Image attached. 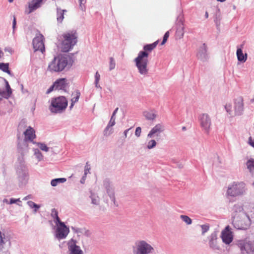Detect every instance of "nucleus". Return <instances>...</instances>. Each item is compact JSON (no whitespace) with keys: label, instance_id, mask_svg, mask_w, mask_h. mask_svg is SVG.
I'll return each instance as SVG.
<instances>
[{"label":"nucleus","instance_id":"1","mask_svg":"<svg viewBox=\"0 0 254 254\" xmlns=\"http://www.w3.org/2000/svg\"><path fill=\"white\" fill-rule=\"evenodd\" d=\"M158 43V41H156L152 44L144 45V51H140L137 57L134 59V62L140 74L146 75L148 73L147 65L149 62L148 59L149 54L148 52L153 50L157 46Z\"/></svg>","mask_w":254,"mask_h":254},{"label":"nucleus","instance_id":"2","mask_svg":"<svg viewBox=\"0 0 254 254\" xmlns=\"http://www.w3.org/2000/svg\"><path fill=\"white\" fill-rule=\"evenodd\" d=\"M36 137L35 131L28 127L23 133H17V151L21 156H24L29 151L28 142H32Z\"/></svg>","mask_w":254,"mask_h":254},{"label":"nucleus","instance_id":"3","mask_svg":"<svg viewBox=\"0 0 254 254\" xmlns=\"http://www.w3.org/2000/svg\"><path fill=\"white\" fill-rule=\"evenodd\" d=\"M73 63L72 58L69 56L55 57L49 64L48 70L51 72H59L65 67L70 68Z\"/></svg>","mask_w":254,"mask_h":254},{"label":"nucleus","instance_id":"4","mask_svg":"<svg viewBox=\"0 0 254 254\" xmlns=\"http://www.w3.org/2000/svg\"><path fill=\"white\" fill-rule=\"evenodd\" d=\"M155 247L150 242L137 240L131 247V254H155Z\"/></svg>","mask_w":254,"mask_h":254},{"label":"nucleus","instance_id":"5","mask_svg":"<svg viewBox=\"0 0 254 254\" xmlns=\"http://www.w3.org/2000/svg\"><path fill=\"white\" fill-rule=\"evenodd\" d=\"M23 157L21 156L18 157L16 168V173L20 186H25L29 178L28 169L25 164Z\"/></svg>","mask_w":254,"mask_h":254},{"label":"nucleus","instance_id":"6","mask_svg":"<svg viewBox=\"0 0 254 254\" xmlns=\"http://www.w3.org/2000/svg\"><path fill=\"white\" fill-rule=\"evenodd\" d=\"M252 221L248 214L242 213L241 215L236 216L233 219L232 224L236 229L247 230L251 226Z\"/></svg>","mask_w":254,"mask_h":254},{"label":"nucleus","instance_id":"7","mask_svg":"<svg viewBox=\"0 0 254 254\" xmlns=\"http://www.w3.org/2000/svg\"><path fill=\"white\" fill-rule=\"evenodd\" d=\"M64 40L62 43V50L64 52H67L72 49L77 43V35L75 32H69L63 35Z\"/></svg>","mask_w":254,"mask_h":254},{"label":"nucleus","instance_id":"8","mask_svg":"<svg viewBox=\"0 0 254 254\" xmlns=\"http://www.w3.org/2000/svg\"><path fill=\"white\" fill-rule=\"evenodd\" d=\"M245 187V184L243 182H233L229 185L227 194L233 197L243 195L246 190Z\"/></svg>","mask_w":254,"mask_h":254},{"label":"nucleus","instance_id":"9","mask_svg":"<svg viewBox=\"0 0 254 254\" xmlns=\"http://www.w3.org/2000/svg\"><path fill=\"white\" fill-rule=\"evenodd\" d=\"M236 244L243 254H254V241L240 240L237 241Z\"/></svg>","mask_w":254,"mask_h":254},{"label":"nucleus","instance_id":"10","mask_svg":"<svg viewBox=\"0 0 254 254\" xmlns=\"http://www.w3.org/2000/svg\"><path fill=\"white\" fill-rule=\"evenodd\" d=\"M56 225L55 238L59 241L65 239L69 233V228L62 221L56 224Z\"/></svg>","mask_w":254,"mask_h":254},{"label":"nucleus","instance_id":"11","mask_svg":"<svg viewBox=\"0 0 254 254\" xmlns=\"http://www.w3.org/2000/svg\"><path fill=\"white\" fill-rule=\"evenodd\" d=\"M68 101L64 96H59L51 99V106L55 109V111L64 110L67 106Z\"/></svg>","mask_w":254,"mask_h":254},{"label":"nucleus","instance_id":"12","mask_svg":"<svg viewBox=\"0 0 254 254\" xmlns=\"http://www.w3.org/2000/svg\"><path fill=\"white\" fill-rule=\"evenodd\" d=\"M103 186L104 189L106 190V192L109 196L111 200L115 205H117L115 196L114 188L110 180L108 178L104 179L103 182Z\"/></svg>","mask_w":254,"mask_h":254},{"label":"nucleus","instance_id":"13","mask_svg":"<svg viewBox=\"0 0 254 254\" xmlns=\"http://www.w3.org/2000/svg\"><path fill=\"white\" fill-rule=\"evenodd\" d=\"M77 244V241L74 239H71L67 241L68 254H84L83 251Z\"/></svg>","mask_w":254,"mask_h":254},{"label":"nucleus","instance_id":"14","mask_svg":"<svg viewBox=\"0 0 254 254\" xmlns=\"http://www.w3.org/2000/svg\"><path fill=\"white\" fill-rule=\"evenodd\" d=\"M44 37L41 34H36L33 40V46L35 51H39L42 53L45 51V46L43 40Z\"/></svg>","mask_w":254,"mask_h":254},{"label":"nucleus","instance_id":"15","mask_svg":"<svg viewBox=\"0 0 254 254\" xmlns=\"http://www.w3.org/2000/svg\"><path fill=\"white\" fill-rule=\"evenodd\" d=\"M208 241V246L209 248L213 251H219L220 247L218 244V236L217 232L214 231L207 237Z\"/></svg>","mask_w":254,"mask_h":254},{"label":"nucleus","instance_id":"16","mask_svg":"<svg viewBox=\"0 0 254 254\" xmlns=\"http://www.w3.org/2000/svg\"><path fill=\"white\" fill-rule=\"evenodd\" d=\"M221 238L223 242L226 245H229L233 241V233L229 225L227 226L221 232Z\"/></svg>","mask_w":254,"mask_h":254},{"label":"nucleus","instance_id":"17","mask_svg":"<svg viewBox=\"0 0 254 254\" xmlns=\"http://www.w3.org/2000/svg\"><path fill=\"white\" fill-rule=\"evenodd\" d=\"M201 127L207 133H209L211 125V119L206 113L202 114L199 117Z\"/></svg>","mask_w":254,"mask_h":254},{"label":"nucleus","instance_id":"18","mask_svg":"<svg viewBox=\"0 0 254 254\" xmlns=\"http://www.w3.org/2000/svg\"><path fill=\"white\" fill-rule=\"evenodd\" d=\"M196 56L198 60L203 62L208 61L209 56L207 53V47L205 43L199 47Z\"/></svg>","mask_w":254,"mask_h":254},{"label":"nucleus","instance_id":"19","mask_svg":"<svg viewBox=\"0 0 254 254\" xmlns=\"http://www.w3.org/2000/svg\"><path fill=\"white\" fill-rule=\"evenodd\" d=\"M232 219L236 216L241 215L242 213H247L244 209V204L242 202H238L235 204L231 210Z\"/></svg>","mask_w":254,"mask_h":254},{"label":"nucleus","instance_id":"20","mask_svg":"<svg viewBox=\"0 0 254 254\" xmlns=\"http://www.w3.org/2000/svg\"><path fill=\"white\" fill-rule=\"evenodd\" d=\"M67 80L66 78H63L57 79L55 82L56 90H62L66 91L68 86Z\"/></svg>","mask_w":254,"mask_h":254},{"label":"nucleus","instance_id":"21","mask_svg":"<svg viewBox=\"0 0 254 254\" xmlns=\"http://www.w3.org/2000/svg\"><path fill=\"white\" fill-rule=\"evenodd\" d=\"M71 229L74 233L77 234L78 236L82 235L86 237H90L91 235L90 231L85 227H71Z\"/></svg>","mask_w":254,"mask_h":254},{"label":"nucleus","instance_id":"22","mask_svg":"<svg viewBox=\"0 0 254 254\" xmlns=\"http://www.w3.org/2000/svg\"><path fill=\"white\" fill-rule=\"evenodd\" d=\"M43 0H31L29 3V13H31L40 7L43 4Z\"/></svg>","mask_w":254,"mask_h":254},{"label":"nucleus","instance_id":"23","mask_svg":"<svg viewBox=\"0 0 254 254\" xmlns=\"http://www.w3.org/2000/svg\"><path fill=\"white\" fill-rule=\"evenodd\" d=\"M163 130L162 126L160 124H157L151 129L147 135V137L152 138L155 134L158 136Z\"/></svg>","mask_w":254,"mask_h":254},{"label":"nucleus","instance_id":"24","mask_svg":"<svg viewBox=\"0 0 254 254\" xmlns=\"http://www.w3.org/2000/svg\"><path fill=\"white\" fill-rule=\"evenodd\" d=\"M243 45H241V48H238L237 50L236 55L238 60L242 63H245L247 60V54H243L242 51Z\"/></svg>","mask_w":254,"mask_h":254},{"label":"nucleus","instance_id":"25","mask_svg":"<svg viewBox=\"0 0 254 254\" xmlns=\"http://www.w3.org/2000/svg\"><path fill=\"white\" fill-rule=\"evenodd\" d=\"M72 96L73 97L71 99V103L69 106L70 110H71L72 108L74 106V104L78 101L80 96V93L79 90H76L74 93H72Z\"/></svg>","mask_w":254,"mask_h":254},{"label":"nucleus","instance_id":"26","mask_svg":"<svg viewBox=\"0 0 254 254\" xmlns=\"http://www.w3.org/2000/svg\"><path fill=\"white\" fill-rule=\"evenodd\" d=\"M247 168L249 172L252 175H254V159L250 158L246 163Z\"/></svg>","mask_w":254,"mask_h":254},{"label":"nucleus","instance_id":"27","mask_svg":"<svg viewBox=\"0 0 254 254\" xmlns=\"http://www.w3.org/2000/svg\"><path fill=\"white\" fill-rule=\"evenodd\" d=\"M2 80H3L5 83V88L6 91H5L4 98L6 99H8L12 94V89H11L10 85L8 83V82L4 78H1Z\"/></svg>","mask_w":254,"mask_h":254},{"label":"nucleus","instance_id":"28","mask_svg":"<svg viewBox=\"0 0 254 254\" xmlns=\"http://www.w3.org/2000/svg\"><path fill=\"white\" fill-rule=\"evenodd\" d=\"M66 10H63L60 7L57 8V21L59 22H62L64 18V13L66 12Z\"/></svg>","mask_w":254,"mask_h":254},{"label":"nucleus","instance_id":"29","mask_svg":"<svg viewBox=\"0 0 254 254\" xmlns=\"http://www.w3.org/2000/svg\"><path fill=\"white\" fill-rule=\"evenodd\" d=\"M235 108L238 111H242L244 110L243 99L240 97L236 100Z\"/></svg>","mask_w":254,"mask_h":254},{"label":"nucleus","instance_id":"30","mask_svg":"<svg viewBox=\"0 0 254 254\" xmlns=\"http://www.w3.org/2000/svg\"><path fill=\"white\" fill-rule=\"evenodd\" d=\"M51 216L54 219L55 224L62 222L58 216V211L55 208L51 210Z\"/></svg>","mask_w":254,"mask_h":254},{"label":"nucleus","instance_id":"31","mask_svg":"<svg viewBox=\"0 0 254 254\" xmlns=\"http://www.w3.org/2000/svg\"><path fill=\"white\" fill-rule=\"evenodd\" d=\"M91 199V203L93 204L98 205L99 204L100 198L99 196L95 193L90 192V195L89 196Z\"/></svg>","mask_w":254,"mask_h":254},{"label":"nucleus","instance_id":"32","mask_svg":"<svg viewBox=\"0 0 254 254\" xmlns=\"http://www.w3.org/2000/svg\"><path fill=\"white\" fill-rule=\"evenodd\" d=\"M26 127V120L25 119H22L19 123L17 128V133H21Z\"/></svg>","mask_w":254,"mask_h":254},{"label":"nucleus","instance_id":"33","mask_svg":"<svg viewBox=\"0 0 254 254\" xmlns=\"http://www.w3.org/2000/svg\"><path fill=\"white\" fill-rule=\"evenodd\" d=\"M27 205L30 208L34 209V213H36L38 209L40 208V205H38L31 200H29L27 202Z\"/></svg>","mask_w":254,"mask_h":254},{"label":"nucleus","instance_id":"34","mask_svg":"<svg viewBox=\"0 0 254 254\" xmlns=\"http://www.w3.org/2000/svg\"><path fill=\"white\" fill-rule=\"evenodd\" d=\"M66 179L64 178H56L53 179L51 182V185L53 187L57 186L59 184L64 183L66 182Z\"/></svg>","mask_w":254,"mask_h":254},{"label":"nucleus","instance_id":"35","mask_svg":"<svg viewBox=\"0 0 254 254\" xmlns=\"http://www.w3.org/2000/svg\"><path fill=\"white\" fill-rule=\"evenodd\" d=\"M6 244L5 235L0 231V251H2L4 247V246Z\"/></svg>","mask_w":254,"mask_h":254},{"label":"nucleus","instance_id":"36","mask_svg":"<svg viewBox=\"0 0 254 254\" xmlns=\"http://www.w3.org/2000/svg\"><path fill=\"white\" fill-rule=\"evenodd\" d=\"M0 69L8 74L11 75V72L9 70V64L8 63H0Z\"/></svg>","mask_w":254,"mask_h":254},{"label":"nucleus","instance_id":"37","mask_svg":"<svg viewBox=\"0 0 254 254\" xmlns=\"http://www.w3.org/2000/svg\"><path fill=\"white\" fill-rule=\"evenodd\" d=\"M221 19L222 17L220 13H217L215 14L214 21L215 23L217 28H218L220 25Z\"/></svg>","mask_w":254,"mask_h":254},{"label":"nucleus","instance_id":"38","mask_svg":"<svg viewBox=\"0 0 254 254\" xmlns=\"http://www.w3.org/2000/svg\"><path fill=\"white\" fill-rule=\"evenodd\" d=\"M144 116L148 120L153 121L156 117L153 112H144Z\"/></svg>","mask_w":254,"mask_h":254},{"label":"nucleus","instance_id":"39","mask_svg":"<svg viewBox=\"0 0 254 254\" xmlns=\"http://www.w3.org/2000/svg\"><path fill=\"white\" fill-rule=\"evenodd\" d=\"M112 127L107 125L104 130L103 134L104 136H109L113 133V129L111 128Z\"/></svg>","mask_w":254,"mask_h":254},{"label":"nucleus","instance_id":"40","mask_svg":"<svg viewBox=\"0 0 254 254\" xmlns=\"http://www.w3.org/2000/svg\"><path fill=\"white\" fill-rule=\"evenodd\" d=\"M180 218L187 225H190L192 223L191 219L189 216H188L187 215H181L180 216Z\"/></svg>","mask_w":254,"mask_h":254},{"label":"nucleus","instance_id":"41","mask_svg":"<svg viewBox=\"0 0 254 254\" xmlns=\"http://www.w3.org/2000/svg\"><path fill=\"white\" fill-rule=\"evenodd\" d=\"M34 155L39 161H41L43 159V156L38 149H35Z\"/></svg>","mask_w":254,"mask_h":254},{"label":"nucleus","instance_id":"42","mask_svg":"<svg viewBox=\"0 0 254 254\" xmlns=\"http://www.w3.org/2000/svg\"><path fill=\"white\" fill-rule=\"evenodd\" d=\"M116 113L117 112H113V113L111 117L110 120L108 124V125H109V126H111L112 127L115 125V124H116V122H115Z\"/></svg>","mask_w":254,"mask_h":254},{"label":"nucleus","instance_id":"43","mask_svg":"<svg viewBox=\"0 0 254 254\" xmlns=\"http://www.w3.org/2000/svg\"><path fill=\"white\" fill-rule=\"evenodd\" d=\"M184 27L181 26L177 30L176 34L180 38H182L184 36Z\"/></svg>","mask_w":254,"mask_h":254},{"label":"nucleus","instance_id":"44","mask_svg":"<svg viewBox=\"0 0 254 254\" xmlns=\"http://www.w3.org/2000/svg\"><path fill=\"white\" fill-rule=\"evenodd\" d=\"M38 146L40 149L43 151L48 152L49 150V148L45 143H38Z\"/></svg>","mask_w":254,"mask_h":254},{"label":"nucleus","instance_id":"45","mask_svg":"<svg viewBox=\"0 0 254 254\" xmlns=\"http://www.w3.org/2000/svg\"><path fill=\"white\" fill-rule=\"evenodd\" d=\"M200 227L202 229L201 234L204 235L209 229V225L208 224H203L200 225Z\"/></svg>","mask_w":254,"mask_h":254},{"label":"nucleus","instance_id":"46","mask_svg":"<svg viewBox=\"0 0 254 254\" xmlns=\"http://www.w3.org/2000/svg\"><path fill=\"white\" fill-rule=\"evenodd\" d=\"M116 63L113 58H110L109 70H112L115 68Z\"/></svg>","mask_w":254,"mask_h":254},{"label":"nucleus","instance_id":"47","mask_svg":"<svg viewBox=\"0 0 254 254\" xmlns=\"http://www.w3.org/2000/svg\"><path fill=\"white\" fill-rule=\"evenodd\" d=\"M156 145V142L155 140L152 139L150 140L148 143L147 147L148 149H150L154 147Z\"/></svg>","mask_w":254,"mask_h":254},{"label":"nucleus","instance_id":"48","mask_svg":"<svg viewBox=\"0 0 254 254\" xmlns=\"http://www.w3.org/2000/svg\"><path fill=\"white\" fill-rule=\"evenodd\" d=\"M169 36V32L167 31L164 35L163 41L161 44V45H164L166 42Z\"/></svg>","mask_w":254,"mask_h":254},{"label":"nucleus","instance_id":"49","mask_svg":"<svg viewBox=\"0 0 254 254\" xmlns=\"http://www.w3.org/2000/svg\"><path fill=\"white\" fill-rule=\"evenodd\" d=\"M79 7L82 11L85 10V6L84 3L86 2V0H79Z\"/></svg>","mask_w":254,"mask_h":254},{"label":"nucleus","instance_id":"50","mask_svg":"<svg viewBox=\"0 0 254 254\" xmlns=\"http://www.w3.org/2000/svg\"><path fill=\"white\" fill-rule=\"evenodd\" d=\"M90 166L88 164V163L87 162L86 165L85 166L84 169V175H87L88 173H90Z\"/></svg>","mask_w":254,"mask_h":254},{"label":"nucleus","instance_id":"51","mask_svg":"<svg viewBox=\"0 0 254 254\" xmlns=\"http://www.w3.org/2000/svg\"><path fill=\"white\" fill-rule=\"evenodd\" d=\"M16 202H20L21 203V200H20L19 198L15 199L14 198H11L9 200V204H11L15 203Z\"/></svg>","mask_w":254,"mask_h":254},{"label":"nucleus","instance_id":"52","mask_svg":"<svg viewBox=\"0 0 254 254\" xmlns=\"http://www.w3.org/2000/svg\"><path fill=\"white\" fill-rule=\"evenodd\" d=\"M141 132V128L140 127H137L135 129V134L137 137H139Z\"/></svg>","mask_w":254,"mask_h":254},{"label":"nucleus","instance_id":"53","mask_svg":"<svg viewBox=\"0 0 254 254\" xmlns=\"http://www.w3.org/2000/svg\"><path fill=\"white\" fill-rule=\"evenodd\" d=\"M95 81L97 83V82H99L100 79V75L99 74V72L97 71L95 75Z\"/></svg>","mask_w":254,"mask_h":254},{"label":"nucleus","instance_id":"54","mask_svg":"<svg viewBox=\"0 0 254 254\" xmlns=\"http://www.w3.org/2000/svg\"><path fill=\"white\" fill-rule=\"evenodd\" d=\"M54 89L56 90V86H55V83H54V84L47 90V93H50Z\"/></svg>","mask_w":254,"mask_h":254},{"label":"nucleus","instance_id":"55","mask_svg":"<svg viewBox=\"0 0 254 254\" xmlns=\"http://www.w3.org/2000/svg\"><path fill=\"white\" fill-rule=\"evenodd\" d=\"M16 18L14 16L13 20V21H12L13 33H14V31H15V27H16Z\"/></svg>","mask_w":254,"mask_h":254},{"label":"nucleus","instance_id":"56","mask_svg":"<svg viewBox=\"0 0 254 254\" xmlns=\"http://www.w3.org/2000/svg\"><path fill=\"white\" fill-rule=\"evenodd\" d=\"M249 144L254 148V139L252 137H250L248 141Z\"/></svg>","mask_w":254,"mask_h":254},{"label":"nucleus","instance_id":"57","mask_svg":"<svg viewBox=\"0 0 254 254\" xmlns=\"http://www.w3.org/2000/svg\"><path fill=\"white\" fill-rule=\"evenodd\" d=\"M33 198V196L31 194H28L23 198V200H27L28 199H31Z\"/></svg>","mask_w":254,"mask_h":254},{"label":"nucleus","instance_id":"58","mask_svg":"<svg viewBox=\"0 0 254 254\" xmlns=\"http://www.w3.org/2000/svg\"><path fill=\"white\" fill-rule=\"evenodd\" d=\"M86 176L87 175H85L84 174V175L82 176V177L80 181L81 184H84L86 178Z\"/></svg>","mask_w":254,"mask_h":254},{"label":"nucleus","instance_id":"59","mask_svg":"<svg viewBox=\"0 0 254 254\" xmlns=\"http://www.w3.org/2000/svg\"><path fill=\"white\" fill-rule=\"evenodd\" d=\"M130 128H128V129H126V130H125L124 131V135H125V137H126L127 136V132H128V131L129 130V129H130Z\"/></svg>","mask_w":254,"mask_h":254},{"label":"nucleus","instance_id":"60","mask_svg":"<svg viewBox=\"0 0 254 254\" xmlns=\"http://www.w3.org/2000/svg\"><path fill=\"white\" fill-rule=\"evenodd\" d=\"M4 93H5L4 91H2V90H0V96L4 98Z\"/></svg>","mask_w":254,"mask_h":254},{"label":"nucleus","instance_id":"61","mask_svg":"<svg viewBox=\"0 0 254 254\" xmlns=\"http://www.w3.org/2000/svg\"><path fill=\"white\" fill-rule=\"evenodd\" d=\"M95 87L96 88H101L100 86L99 85V82H97L96 83V81H95Z\"/></svg>","mask_w":254,"mask_h":254},{"label":"nucleus","instance_id":"62","mask_svg":"<svg viewBox=\"0 0 254 254\" xmlns=\"http://www.w3.org/2000/svg\"><path fill=\"white\" fill-rule=\"evenodd\" d=\"M9 201H8L7 199L4 198V199L3 200V203H7V204H9Z\"/></svg>","mask_w":254,"mask_h":254},{"label":"nucleus","instance_id":"63","mask_svg":"<svg viewBox=\"0 0 254 254\" xmlns=\"http://www.w3.org/2000/svg\"><path fill=\"white\" fill-rule=\"evenodd\" d=\"M251 219L252 220H253V221H254V211L251 214Z\"/></svg>","mask_w":254,"mask_h":254},{"label":"nucleus","instance_id":"64","mask_svg":"<svg viewBox=\"0 0 254 254\" xmlns=\"http://www.w3.org/2000/svg\"><path fill=\"white\" fill-rule=\"evenodd\" d=\"M205 16L206 18H207L208 17V13L207 11L205 12Z\"/></svg>","mask_w":254,"mask_h":254}]
</instances>
